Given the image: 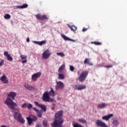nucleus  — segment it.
Segmentation results:
<instances>
[{"label":"nucleus","mask_w":127,"mask_h":127,"mask_svg":"<svg viewBox=\"0 0 127 127\" xmlns=\"http://www.w3.org/2000/svg\"><path fill=\"white\" fill-rule=\"evenodd\" d=\"M16 92H9V94H8V96L4 103L9 109L16 111L14 112V114L13 115V117L15 120L17 121V122H19L20 124H24L25 123V120H24V119L22 117V114L19 113V109L18 108L15 109V108L17 107V104L12 100H14V98L16 97Z\"/></svg>","instance_id":"obj_1"},{"label":"nucleus","mask_w":127,"mask_h":127,"mask_svg":"<svg viewBox=\"0 0 127 127\" xmlns=\"http://www.w3.org/2000/svg\"><path fill=\"white\" fill-rule=\"evenodd\" d=\"M63 114L64 112L63 110H60L56 113L54 122L51 125L52 127H63V124L64 123V119L62 118Z\"/></svg>","instance_id":"obj_2"},{"label":"nucleus","mask_w":127,"mask_h":127,"mask_svg":"<svg viewBox=\"0 0 127 127\" xmlns=\"http://www.w3.org/2000/svg\"><path fill=\"white\" fill-rule=\"evenodd\" d=\"M50 96L52 97H54V96H55V92L52 88H51V90L49 92L48 91H46L43 93L42 97L43 101L49 103H53V102H54V99L51 98Z\"/></svg>","instance_id":"obj_3"},{"label":"nucleus","mask_w":127,"mask_h":127,"mask_svg":"<svg viewBox=\"0 0 127 127\" xmlns=\"http://www.w3.org/2000/svg\"><path fill=\"white\" fill-rule=\"evenodd\" d=\"M28 124L29 126H31L33 122H36L38 120V117L35 115H31L29 117L27 118Z\"/></svg>","instance_id":"obj_4"},{"label":"nucleus","mask_w":127,"mask_h":127,"mask_svg":"<svg viewBox=\"0 0 127 127\" xmlns=\"http://www.w3.org/2000/svg\"><path fill=\"white\" fill-rule=\"evenodd\" d=\"M56 90H62L64 89V83L61 81L56 80Z\"/></svg>","instance_id":"obj_5"},{"label":"nucleus","mask_w":127,"mask_h":127,"mask_svg":"<svg viewBox=\"0 0 127 127\" xmlns=\"http://www.w3.org/2000/svg\"><path fill=\"white\" fill-rule=\"evenodd\" d=\"M88 74H89V72L87 71H82L80 75V82H84L86 80Z\"/></svg>","instance_id":"obj_6"},{"label":"nucleus","mask_w":127,"mask_h":127,"mask_svg":"<svg viewBox=\"0 0 127 127\" xmlns=\"http://www.w3.org/2000/svg\"><path fill=\"white\" fill-rule=\"evenodd\" d=\"M51 55V53H50V51L47 50L42 54V58L43 59H48Z\"/></svg>","instance_id":"obj_7"},{"label":"nucleus","mask_w":127,"mask_h":127,"mask_svg":"<svg viewBox=\"0 0 127 127\" xmlns=\"http://www.w3.org/2000/svg\"><path fill=\"white\" fill-rule=\"evenodd\" d=\"M36 17L37 19H40V20H45V19H48V16L46 15H41L40 14H38L36 15Z\"/></svg>","instance_id":"obj_8"},{"label":"nucleus","mask_w":127,"mask_h":127,"mask_svg":"<svg viewBox=\"0 0 127 127\" xmlns=\"http://www.w3.org/2000/svg\"><path fill=\"white\" fill-rule=\"evenodd\" d=\"M41 76V72H38L36 73L33 74L32 75V81H34L35 82L37 81V79L39 78Z\"/></svg>","instance_id":"obj_9"},{"label":"nucleus","mask_w":127,"mask_h":127,"mask_svg":"<svg viewBox=\"0 0 127 127\" xmlns=\"http://www.w3.org/2000/svg\"><path fill=\"white\" fill-rule=\"evenodd\" d=\"M112 117H114V114H110L108 115L103 116L102 120H103V121H106L108 122V121L110 120L111 118H112Z\"/></svg>","instance_id":"obj_10"},{"label":"nucleus","mask_w":127,"mask_h":127,"mask_svg":"<svg viewBox=\"0 0 127 127\" xmlns=\"http://www.w3.org/2000/svg\"><path fill=\"white\" fill-rule=\"evenodd\" d=\"M0 80L1 82H3L4 84H8V80H7L6 76L4 75L0 78Z\"/></svg>","instance_id":"obj_11"},{"label":"nucleus","mask_w":127,"mask_h":127,"mask_svg":"<svg viewBox=\"0 0 127 127\" xmlns=\"http://www.w3.org/2000/svg\"><path fill=\"white\" fill-rule=\"evenodd\" d=\"M4 56H5V57L7 58L8 61H12V60H13V59L12 58V57H11V56H10V55L8 54V52L6 51H5L4 52Z\"/></svg>","instance_id":"obj_12"},{"label":"nucleus","mask_w":127,"mask_h":127,"mask_svg":"<svg viewBox=\"0 0 127 127\" xmlns=\"http://www.w3.org/2000/svg\"><path fill=\"white\" fill-rule=\"evenodd\" d=\"M33 42L34 44H37L38 45H40V46H42L44 44H46V41H42L41 42L34 41Z\"/></svg>","instance_id":"obj_13"},{"label":"nucleus","mask_w":127,"mask_h":127,"mask_svg":"<svg viewBox=\"0 0 127 127\" xmlns=\"http://www.w3.org/2000/svg\"><path fill=\"white\" fill-rule=\"evenodd\" d=\"M84 64H87V65H89V66H93L94 65V64L92 63H91V61H90V59L86 58L84 61Z\"/></svg>","instance_id":"obj_14"},{"label":"nucleus","mask_w":127,"mask_h":127,"mask_svg":"<svg viewBox=\"0 0 127 127\" xmlns=\"http://www.w3.org/2000/svg\"><path fill=\"white\" fill-rule=\"evenodd\" d=\"M24 86L25 89H27L29 91H32V90H34V87L30 86L29 85H28L27 83H25Z\"/></svg>","instance_id":"obj_15"},{"label":"nucleus","mask_w":127,"mask_h":127,"mask_svg":"<svg viewBox=\"0 0 127 127\" xmlns=\"http://www.w3.org/2000/svg\"><path fill=\"white\" fill-rule=\"evenodd\" d=\"M107 106H108V104L107 103H100L98 105V108L105 109V107H107Z\"/></svg>","instance_id":"obj_16"},{"label":"nucleus","mask_w":127,"mask_h":127,"mask_svg":"<svg viewBox=\"0 0 127 127\" xmlns=\"http://www.w3.org/2000/svg\"><path fill=\"white\" fill-rule=\"evenodd\" d=\"M27 7H28V4H27L26 3L23 4L22 5H20V6L17 5V6H16V8H19V9L26 8Z\"/></svg>","instance_id":"obj_17"},{"label":"nucleus","mask_w":127,"mask_h":127,"mask_svg":"<svg viewBox=\"0 0 127 127\" xmlns=\"http://www.w3.org/2000/svg\"><path fill=\"white\" fill-rule=\"evenodd\" d=\"M61 36L65 41H73L72 39L68 38L67 36H65V35L62 34Z\"/></svg>","instance_id":"obj_18"},{"label":"nucleus","mask_w":127,"mask_h":127,"mask_svg":"<svg viewBox=\"0 0 127 127\" xmlns=\"http://www.w3.org/2000/svg\"><path fill=\"white\" fill-rule=\"evenodd\" d=\"M58 79L59 80H64L65 79V75L63 73H59Z\"/></svg>","instance_id":"obj_19"},{"label":"nucleus","mask_w":127,"mask_h":127,"mask_svg":"<svg viewBox=\"0 0 127 127\" xmlns=\"http://www.w3.org/2000/svg\"><path fill=\"white\" fill-rule=\"evenodd\" d=\"M64 68H65V64H63L61 66V67H59L58 69V72L59 73H62V71L64 70Z\"/></svg>","instance_id":"obj_20"},{"label":"nucleus","mask_w":127,"mask_h":127,"mask_svg":"<svg viewBox=\"0 0 127 127\" xmlns=\"http://www.w3.org/2000/svg\"><path fill=\"white\" fill-rule=\"evenodd\" d=\"M40 108H41V109H42V111H44V112H46L47 110V107H46V106L44 105L41 104Z\"/></svg>","instance_id":"obj_21"},{"label":"nucleus","mask_w":127,"mask_h":127,"mask_svg":"<svg viewBox=\"0 0 127 127\" xmlns=\"http://www.w3.org/2000/svg\"><path fill=\"white\" fill-rule=\"evenodd\" d=\"M68 26L72 31H76L77 30V27H76L75 26H70V25H68Z\"/></svg>","instance_id":"obj_22"},{"label":"nucleus","mask_w":127,"mask_h":127,"mask_svg":"<svg viewBox=\"0 0 127 127\" xmlns=\"http://www.w3.org/2000/svg\"><path fill=\"white\" fill-rule=\"evenodd\" d=\"M119 124H120V123L117 120H114L113 122V124L114 125V126H116V127L117 126H119Z\"/></svg>","instance_id":"obj_23"},{"label":"nucleus","mask_w":127,"mask_h":127,"mask_svg":"<svg viewBox=\"0 0 127 127\" xmlns=\"http://www.w3.org/2000/svg\"><path fill=\"white\" fill-rule=\"evenodd\" d=\"M37 115L39 118H41L42 117V111L39 110L38 112H37Z\"/></svg>","instance_id":"obj_24"},{"label":"nucleus","mask_w":127,"mask_h":127,"mask_svg":"<svg viewBox=\"0 0 127 127\" xmlns=\"http://www.w3.org/2000/svg\"><path fill=\"white\" fill-rule=\"evenodd\" d=\"M91 44H95V45H102V43L100 42H91Z\"/></svg>","instance_id":"obj_25"},{"label":"nucleus","mask_w":127,"mask_h":127,"mask_svg":"<svg viewBox=\"0 0 127 127\" xmlns=\"http://www.w3.org/2000/svg\"><path fill=\"white\" fill-rule=\"evenodd\" d=\"M57 55H58V56H60L61 57H65V54L63 53H57Z\"/></svg>","instance_id":"obj_26"},{"label":"nucleus","mask_w":127,"mask_h":127,"mask_svg":"<svg viewBox=\"0 0 127 127\" xmlns=\"http://www.w3.org/2000/svg\"><path fill=\"white\" fill-rule=\"evenodd\" d=\"M43 125L44 127H48L49 126V124H48L46 120L43 121Z\"/></svg>","instance_id":"obj_27"},{"label":"nucleus","mask_w":127,"mask_h":127,"mask_svg":"<svg viewBox=\"0 0 127 127\" xmlns=\"http://www.w3.org/2000/svg\"><path fill=\"white\" fill-rule=\"evenodd\" d=\"M28 106V103H24L21 106V108L24 109V108H26L27 109Z\"/></svg>","instance_id":"obj_28"},{"label":"nucleus","mask_w":127,"mask_h":127,"mask_svg":"<svg viewBox=\"0 0 127 127\" xmlns=\"http://www.w3.org/2000/svg\"><path fill=\"white\" fill-rule=\"evenodd\" d=\"M4 17L5 19H9L10 18V15L6 14L4 15Z\"/></svg>","instance_id":"obj_29"},{"label":"nucleus","mask_w":127,"mask_h":127,"mask_svg":"<svg viewBox=\"0 0 127 127\" xmlns=\"http://www.w3.org/2000/svg\"><path fill=\"white\" fill-rule=\"evenodd\" d=\"M86 89V85H80V90H84Z\"/></svg>","instance_id":"obj_30"},{"label":"nucleus","mask_w":127,"mask_h":127,"mask_svg":"<svg viewBox=\"0 0 127 127\" xmlns=\"http://www.w3.org/2000/svg\"><path fill=\"white\" fill-rule=\"evenodd\" d=\"M73 127H80V125L78 123H73Z\"/></svg>","instance_id":"obj_31"},{"label":"nucleus","mask_w":127,"mask_h":127,"mask_svg":"<svg viewBox=\"0 0 127 127\" xmlns=\"http://www.w3.org/2000/svg\"><path fill=\"white\" fill-rule=\"evenodd\" d=\"M74 89L75 90H80V85H75L74 86Z\"/></svg>","instance_id":"obj_32"},{"label":"nucleus","mask_w":127,"mask_h":127,"mask_svg":"<svg viewBox=\"0 0 127 127\" xmlns=\"http://www.w3.org/2000/svg\"><path fill=\"white\" fill-rule=\"evenodd\" d=\"M80 123H82V124H86V123H87L86 120H85L84 119H80Z\"/></svg>","instance_id":"obj_33"},{"label":"nucleus","mask_w":127,"mask_h":127,"mask_svg":"<svg viewBox=\"0 0 127 127\" xmlns=\"http://www.w3.org/2000/svg\"><path fill=\"white\" fill-rule=\"evenodd\" d=\"M20 57H21V59H27V57L26 56H24L23 55H21L20 56Z\"/></svg>","instance_id":"obj_34"},{"label":"nucleus","mask_w":127,"mask_h":127,"mask_svg":"<svg viewBox=\"0 0 127 127\" xmlns=\"http://www.w3.org/2000/svg\"><path fill=\"white\" fill-rule=\"evenodd\" d=\"M27 107H28L27 109H28V110H30V109L32 108V105H31V104L29 103V104H28Z\"/></svg>","instance_id":"obj_35"},{"label":"nucleus","mask_w":127,"mask_h":127,"mask_svg":"<svg viewBox=\"0 0 127 127\" xmlns=\"http://www.w3.org/2000/svg\"><path fill=\"white\" fill-rule=\"evenodd\" d=\"M69 69L70 70V71H71L72 72H73V71H74V66H73V65H70L69 67Z\"/></svg>","instance_id":"obj_36"},{"label":"nucleus","mask_w":127,"mask_h":127,"mask_svg":"<svg viewBox=\"0 0 127 127\" xmlns=\"http://www.w3.org/2000/svg\"><path fill=\"white\" fill-rule=\"evenodd\" d=\"M34 104L35 105H36V106H38V107H40V106H41V104H39L38 102L36 101L34 102Z\"/></svg>","instance_id":"obj_37"},{"label":"nucleus","mask_w":127,"mask_h":127,"mask_svg":"<svg viewBox=\"0 0 127 127\" xmlns=\"http://www.w3.org/2000/svg\"><path fill=\"white\" fill-rule=\"evenodd\" d=\"M105 68H112L113 65H112V64H109V65H108L105 66Z\"/></svg>","instance_id":"obj_38"},{"label":"nucleus","mask_w":127,"mask_h":127,"mask_svg":"<svg viewBox=\"0 0 127 127\" xmlns=\"http://www.w3.org/2000/svg\"><path fill=\"white\" fill-rule=\"evenodd\" d=\"M55 109V104H53V107H52L51 110H52V111H54Z\"/></svg>","instance_id":"obj_39"},{"label":"nucleus","mask_w":127,"mask_h":127,"mask_svg":"<svg viewBox=\"0 0 127 127\" xmlns=\"http://www.w3.org/2000/svg\"><path fill=\"white\" fill-rule=\"evenodd\" d=\"M33 110H34V111L36 112V113L38 112V111H39V110L36 109V108L35 107L33 108Z\"/></svg>","instance_id":"obj_40"},{"label":"nucleus","mask_w":127,"mask_h":127,"mask_svg":"<svg viewBox=\"0 0 127 127\" xmlns=\"http://www.w3.org/2000/svg\"><path fill=\"white\" fill-rule=\"evenodd\" d=\"M4 62V61L2 60L1 62H0V66H2L3 65V63Z\"/></svg>","instance_id":"obj_41"},{"label":"nucleus","mask_w":127,"mask_h":127,"mask_svg":"<svg viewBox=\"0 0 127 127\" xmlns=\"http://www.w3.org/2000/svg\"><path fill=\"white\" fill-rule=\"evenodd\" d=\"M87 29H88V28H83L82 29V31H83V32H85V31H87Z\"/></svg>","instance_id":"obj_42"},{"label":"nucleus","mask_w":127,"mask_h":127,"mask_svg":"<svg viewBox=\"0 0 127 127\" xmlns=\"http://www.w3.org/2000/svg\"><path fill=\"white\" fill-rule=\"evenodd\" d=\"M26 62H27V60H26L22 61V63L23 64H24V63H26Z\"/></svg>","instance_id":"obj_43"},{"label":"nucleus","mask_w":127,"mask_h":127,"mask_svg":"<svg viewBox=\"0 0 127 127\" xmlns=\"http://www.w3.org/2000/svg\"><path fill=\"white\" fill-rule=\"evenodd\" d=\"M29 41H30L29 38H27V42H29Z\"/></svg>","instance_id":"obj_44"},{"label":"nucleus","mask_w":127,"mask_h":127,"mask_svg":"<svg viewBox=\"0 0 127 127\" xmlns=\"http://www.w3.org/2000/svg\"><path fill=\"white\" fill-rule=\"evenodd\" d=\"M0 127H6V126L5 125H1Z\"/></svg>","instance_id":"obj_45"},{"label":"nucleus","mask_w":127,"mask_h":127,"mask_svg":"<svg viewBox=\"0 0 127 127\" xmlns=\"http://www.w3.org/2000/svg\"><path fill=\"white\" fill-rule=\"evenodd\" d=\"M78 80H80V77H78Z\"/></svg>","instance_id":"obj_46"},{"label":"nucleus","mask_w":127,"mask_h":127,"mask_svg":"<svg viewBox=\"0 0 127 127\" xmlns=\"http://www.w3.org/2000/svg\"><path fill=\"white\" fill-rule=\"evenodd\" d=\"M78 74H79V71L78 72Z\"/></svg>","instance_id":"obj_47"},{"label":"nucleus","mask_w":127,"mask_h":127,"mask_svg":"<svg viewBox=\"0 0 127 127\" xmlns=\"http://www.w3.org/2000/svg\"><path fill=\"white\" fill-rule=\"evenodd\" d=\"M0 74H1L0 72Z\"/></svg>","instance_id":"obj_48"}]
</instances>
